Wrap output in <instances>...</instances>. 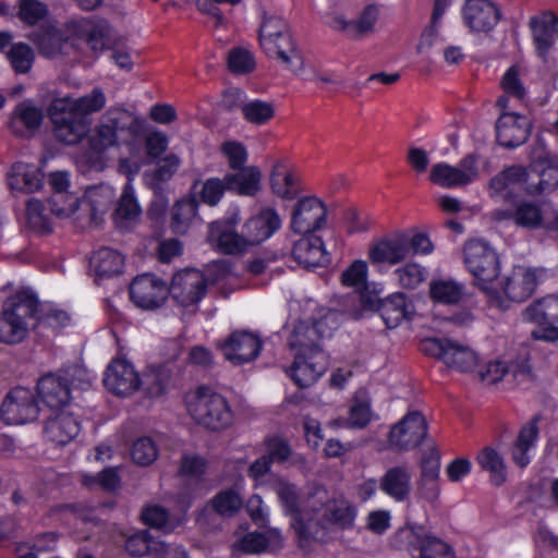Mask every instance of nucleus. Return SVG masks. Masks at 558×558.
Returning <instances> with one entry per match:
<instances>
[{"label":"nucleus","mask_w":558,"mask_h":558,"mask_svg":"<svg viewBox=\"0 0 558 558\" xmlns=\"http://www.w3.org/2000/svg\"><path fill=\"white\" fill-rule=\"evenodd\" d=\"M430 298L441 304L457 305L465 296V286L456 280L439 279L430 282Z\"/></svg>","instance_id":"nucleus-42"},{"label":"nucleus","mask_w":558,"mask_h":558,"mask_svg":"<svg viewBox=\"0 0 558 558\" xmlns=\"http://www.w3.org/2000/svg\"><path fill=\"white\" fill-rule=\"evenodd\" d=\"M533 39L538 54L544 57L558 36V16L553 12H545L541 17H533L530 22Z\"/></svg>","instance_id":"nucleus-35"},{"label":"nucleus","mask_w":558,"mask_h":558,"mask_svg":"<svg viewBox=\"0 0 558 558\" xmlns=\"http://www.w3.org/2000/svg\"><path fill=\"white\" fill-rule=\"evenodd\" d=\"M537 284L535 270L523 266L513 268L502 286V290L507 298L513 302H524L534 292Z\"/></svg>","instance_id":"nucleus-31"},{"label":"nucleus","mask_w":558,"mask_h":558,"mask_svg":"<svg viewBox=\"0 0 558 558\" xmlns=\"http://www.w3.org/2000/svg\"><path fill=\"white\" fill-rule=\"evenodd\" d=\"M326 215V207L318 198L303 197L293 207L291 230L300 234L313 233L324 225Z\"/></svg>","instance_id":"nucleus-17"},{"label":"nucleus","mask_w":558,"mask_h":558,"mask_svg":"<svg viewBox=\"0 0 558 558\" xmlns=\"http://www.w3.org/2000/svg\"><path fill=\"white\" fill-rule=\"evenodd\" d=\"M420 350L461 373L472 372L478 364V356L472 348L446 337L423 339Z\"/></svg>","instance_id":"nucleus-6"},{"label":"nucleus","mask_w":558,"mask_h":558,"mask_svg":"<svg viewBox=\"0 0 558 558\" xmlns=\"http://www.w3.org/2000/svg\"><path fill=\"white\" fill-rule=\"evenodd\" d=\"M169 294L181 306L189 307L199 303L207 292V280L204 274L194 268H186L175 272Z\"/></svg>","instance_id":"nucleus-12"},{"label":"nucleus","mask_w":558,"mask_h":558,"mask_svg":"<svg viewBox=\"0 0 558 558\" xmlns=\"http://www.w3.org/2000/svg\"><path fill=\"white\" fill-rule=\"evenodd\" d=\"M37 392L51 410L62 409L71 400V388L61 371L41 376L37 383Z\"/></svg>","instance_id":"nucleus-24"},{"label":"nucleus","mask_w":558,"mask_h":558,"mask_svg":"<svg viewBox=\"0 0 558 558\" xmlns=\"http://www.w3.org/2000/svg\"><path fill=\"white\" fill-rule=\"evenodd\" d=\"M104 385L112 393L126 397L140 388L141 380L129 361L114 359L107 366Z\"/></svg>","instance_id":"nucleus-18"},{"label":"nucleus","mask_w":558,"mask_h":558,"mask_svg":"<svg viewBox=\"0 0 558 558\" xmlns=\"http://www.w3.org/2000/svg\"><path fill=\"white\" fill-rule=\"evenodd\" d=\"M320 340H323L312 324L307 322H299L293 328L289 337L288 344L295 353L303 355L324 357Z\"/></svg>","instance_id":"nucleus-33"},{"label":"nucleus","mask_w":558,"mask_h":558,"mask_svg":"<svg viewBox=\"0 0 558 558\" xmlns=\"http://www.w3.org/2000/svg\"><path fill=\"white\" fill-rule=\"evenodd\" d=\"M340 324L341 313L330 308L319 311L318 317L314 318L312 323L322 339L331 337L333 331L339 328Z\"/></svg>","instance_id":"nucleus-56"},{"label":"nucleus","mask_w":558,"mask_h":558,"mask_svg":"<svg viewBox=\"0 0 558 558\" xmlns=\"http://www.w3.org/2000/svg\"><path fill=\"white\" fill-rule=\"evenodd\" d=\"M53 133L58 141L66 145L77 144L88 131V122L66 107V102L53 99L48 108Z\"/></svg>","instance_id":"nucleus-10"},{"label":"nucleus","mask_w":558,"mask_h":558,"mask_svg":"<svg viewBox=\"0 0 558 558\" xmlns=\"http://www.w3.org/2000/svg\"><path fill=\"white\" fill-rule=\"evenodd\" d=\"M532 173L522 166H511L496 174L490 180L493 195L502 199H511L522 194H529Z\"/></svg>","instance_id":"nucleus-16"},{"label":"nucleus","mask_w":558,"mask_h":558,"mask_svg":"<svg viewBox=\"0 0 558 558\" xmlns=\"http://www.w3.org/2000/svg\"><path fill=\"white\" fill-rule=\"evenodd\" d=\"M270 486L289 519L301 509L303 496L300 495L298 485L283 477H277Z\"/></svg>","instance_id":"nucleus-40"},{"label":"nucleus","mask_w":558,"mask_h":558,"mask_svg":"<svg viewBox=\"0 0 558 558\" xmlns=\"http://www.w3.org/2000/svg\"><path fill=\"white\" fill-rule=\"evenodd\" d=\"M296 178L289 172L287 166L282 162L275 165L271 177L270 185L272 192L282 198H292L296 193Z\"/></svg>","instance_id":"nucleus-48"},{"label":"nucleus","mask_w":558,"mask_h":558,"mask_svg":"<svg viewBox=\"0 0 558 558\" xmlns=\"http://www.w3.org/2000/svg\"><path fill=\"white\" fill-rule=\"evenodd\" d=\"M38 415L39 407L34 392L24 387L11 389L0 407V417L8 425L31 423Z\"/></svg>","instance_id":"nucleus-9"},{"label":"nucleus","mask_w":558,"mask_h":558,"mask_svg":"<svg viewBox=\"0 0 558 558\" xmlns=\"http://www.w3.org/2000/svg\"><path fill=\"white\" fill-rule=\"evenodd\" d=\"M209 239L225 254H240L251 245L246 234H239L231 221L211 223Z\"/></svg>","instance_id":"nucleus-30"},{"label":"nucleus","mask_w":558,"mask_h":558,"mask_svg":"<svg viewBox=\"0 0 558 558\" xmlns=\"http://www.w3.org/2000/svg\"><path fill=\"white\" fill-rule=\"evenodd\" d=\"M478 175L477 158L469 154L457 166L438 162L430 169L429 180L445 189H456L469 185Z\"/></svg>","instance_id":"nucleus-11"},{"label":"nucleus","mask_w":558,"mask_h":558,"mask_svg":"<svg viewBox=\"0 0 558 558\" xmlns=\"http://www.w3.org/2000/svg\"><path fill=\"white\" fill-rule=\"evenodd\" d=\"M262 341L250 331H233L223 341L217 342V348L225 359L233 365H242L254 361L260 352Z\"/></svg>","instance_id":"nucleus-14"},{"label":"nucleus","mask_w":558,"mask_h":558,"mask_svg":"<svg viewBox=\"0 0 558 558\" xmlns=\"http://www.w3.org/2000/svg\"><path fill=\"white\" fill-rule=\"evenodd\" d=\"M90 263L99 278H109L122 272L124 259L119 252L102 247L93 255Z\"/></svg>","instance_id":"nucleus-44"},{"label":"nucleus","mask_w":558,"mask_h":558,"mask_svg":"<svg viewBox=\"0 0 558 558\" xmlns=\"http://www.w3.org/2000/svg\"><path fill=\"white\" fill-rule=\"evenodd\" d=\"M313 359L318 357L303 355V353H295L294 355L289 375L301 388L311 386L324 374L325 366L323 364L320 365L318 361L312 362Z\"/></svg>","instance_id":"nucleus-37"},{"label":"nucleus","mask_w":558,"mask_h":558,"mask_svg":"<svg viewBox=\"0 0 558 558\" xmlns=\"http://www.w3.org/2000/svg\"><path fill=\"white\" fill-rule=\"evenodd\" d=\"M44 110L31 99L17 104L11 113L9 128L19 137L28 138L40 128L44 120Z\"/></svg>","instance_id":"nucleus-21"},{"label":"nucleus","mask_w":558,"mask_h":558,"mask_svg":"<svg viewBox=\"0 0 558 558\" xmlns=\"http://www.w3.org/2000/svg\"><path fill=\"white\" fill-rule=\"evenodd\" d=\"M530 130L531 123L526 117L502 113L496 122V138L500 146L513 149L526 142Z\"/></svg>","instance_id":"nucleus-20"},{"label":"nucleus","mask_w":558,"mask_h":558,"mask_svg":"<svg viewBox=\"0 0 558 558\" xmlns=\"http://www.w3.org/2000/svg\"><path fill=\"white\" fill-rule=\"evenodd\" d=\"M48 14V8L38 0H19L17 16L28 25H34Z\"/></svg>","instance_id":"nucleus-59"},{"label":"nucleus","mask_w":558,"mask_h":558,"mask_svg":"<svg viewBox=\"0 0 558 558\" xmlns=\"http://www.w3.org/2000/svg\"><path fill=\"white\" fill-rule=\"evenodd\" d=\"M514 223L526 229L543 227L545 215L541 207L532 202L520 203L513 211Z\"/></svg>","instance_id":"nucleus-49"},{"label":"nucleus","mask_w":558,"mask_h":558,"mask_svg":"<svg viewBox=\"0 0 558 558\" xmlns=\"http://www.w3.org/2000/svg\"><path fill=\"white\" fill-rule=\"evenodd\" d=\"M410 255L409 238L399 235L383 239L369 248L368 257L373 264L396 265Z\"/></svg>","instance_id":"nucleus-29"},{"label":"nucleus","mask_w":558,"mask_h":558,"mask_svg":"<svg viewBox=\"0 0 558 558\" xmlns=\"http://www.w3.org/2000/svg\"><path fill=\"white\" fill-rule=\"evenodd\" d=\"M292 256L304 268L326 267L331 260L322 238L313 233L303 234L294 242Z\"/></svg>","instance_id":"nucleus-25"},{"label":"nucleus","mask_w":558,"mask_h":558,"mask_svg":"<svg viewBox=\"0 0 558 558\" xmlns=\"http://www.w3.org/2000/svg\"><path fill=\"white\" fill-rule=\"evenodd\" d=\"M399 284L405 289H415L424 280V269L417 264H407L395 270Z\"/></svg>","instance_id":"nucleus-63"},{"label":"nucleus","mask_w":558,"mask_h":558,"mask_svg":"<svg viewBox=\"0 0 558 558\" xmlns=\"http://www.w3.org/2000/svg\"><path fill=\"white\" fill-rule=\"evenodd\" d=\"M179 165L180 159L175 155H167L158 160L154 170L144 173L145 183L154 193L162 192L165 190L163 184L173 177Z\"/></svg>","instance_id":"nucleus-41"},{"label":"nucleus","mask_w":558,"mask_h":558,"mask_svg":"<svg viewBox=\"0 0 558 558\" xmlns=\"http://www.w3.org/2000/svg\"><path fill=\"white\" fill-rule=\"evenodd\" d=\"M242 498L233 489L218 493L211 499L213 509L220 515L231 517L242 507Z\"/></svg>","instance_id":"nucleus-55"},{"label":"nucleus","mask_w":558,"mask_h":558,"mask_svg":"<svg viewBox=\"0 0 558 558\" xmlns=\"http://www.w3.org/2000/svg\"><path fill=\"white\" fill-rule=\"evenodd\" d=\"M56 100L66 102L70 110L85 119L86 116L100 111L106 105V96L99 87H95L90 94L78 98L63 97L56 98Z\"/></svg>","instance_id":"nucleus-43"},{"label":"nucleus","mask_w":558,"mask_h":558,"mask_svg":"<svg viewBox=\"0 0 558 558\" xmlns=\"http://www.w3.org/2000/svg\"><path fill=\"white\" fill-rule=\"evenodd\" d=\"M52 411L45 422V435L48 440L57 445H66L78 435L81 423L77 417L63 408Z\"/></svg>","instance_id":"nucleus-26"},{"label":"nucleus","mask_w":558,"mask_h":558,"mask_svg":"<svg viewBox=\"0 0 558 558\" xmlns=\"http://www.w3.org/2000/svg\"><path fill=\"white\" fill-rule=\"evenodd\" d=\"M378 19V10L369 4L363 9L356 20H347L337 13H328L325 23L337 32L345 34L349 38L361 39L374 31Z\"/></svg>","instance_id":"nucleus-19"},{"label":"nucleus","mask_w":558,"mask_h":558,"mask_svg":"<svg viewBox=\"0 0 558 558\" xmlns=\"http://www.w3.org/2000/svg\"><path fill=\"white\" fill-rule=\"evenodd\" d=\"M414 311L412 303L407 302L405 294L395 293L386 298L378 306V312L388 328H396L409 318Z\"/></svg>","instance_id":"nucleus-36"},{"label":"nucleus","mask_w":558,"mask_h":558,"mask_svg":"<svg viewBox=\"0 0 558 558\" xmlns=\"http://www.w3.org/2000/svg\"><path fill=\"white\" fill-rule=\"evenodd\" d=\"M427 435V423L422 413L409 412L395 424L389 433L388 442L391 449L403 452L416 448Z\"/></svg>","instance_id":"nucleus-13"},{"label":"nucleus","mask_w":558,"mask_h":558,"mask_svg":"<svg viewBox=\"0 0 558 558\" xmlns=\"http://www.w3.org/2000/svg\"><path fill=\"white\" fill-rule=\"evenodd\" d=\"M281 227V219L274 208H264L243 226L251 245H257L272 236Z\"/></svg>","instance_id":"nucleus-28"},{"label":"nucleus","mask_w":558,"mask_h":558,"mask_svg":"<svg viewBox=\"0 0 558 558\" xmlns=\"http://www.w3.org/2000/svg\"><path fill=\"white\" fill-rule=\"evenodd\" d=\"M464 23L473 32H489L499 19V9L489 0H465L462 8Z\"/></svg>","instance_id":"nucleus-23"},{"label":"nucleus","mask_w":558,"mask_h":558,"mask_svg":"<svg viewBox=\"0 0 558 558\" xmlns=\"http://www.w3.org/2000/svg\"><path fill=\"white\" fill-rule=\"evenodd\" d=\"M258 41L268 57L279 59L287 69L296 74L303 70V58L291 36L288 23L281 16L262 12Z\"/></svg>","instance_id":"nucleus-3"},{"label":"nucleus","mask_w":558,"mask_h":558,"mask_svg":"<svg viewBox=\"0 0 558 558\" xmlns=\"http://www.w3.org/2000/svg\"><path fill=\"white\" fill-rule=\"evenodd\" d=\"M122 117L123 112L109 110L92 131L88 137L90 150L82 156V160L89 169L98 171L104 168L102 153L118 145V132L124 129L121 123Z\"/></svg>","instance_id":"nucleus-7"},{"label":"nucleus","mask_w":558,"mask_h":558,"mask_svg":"<svg viewBox=\"0 0 558 558\" xmlns=\"http://www.w3.org/2000/svg\"><path fill=\"white\" fill-rule=\"evenodd\" d=\"M33 43L41 56L53 59L58 56H69L75 49L74 39L64 37L56 28H47L36 32L32 36Z\"/></svg>","instance_id":"nucleus-32"},{"label":"nucleus","mask_w":558,"mask_h":558,"mask_svg":"<svg viewBox=\"0 0 558 558\" xmlns=\"http://www.w3.org/2000/svg\"><path fill=\"white\" fill-rule=\"evenodd\" d=\"M558 187V166L549 165L532 174L529 195L549 193Z\"/></svg>","instance_id":"nucleus-52"},{"label":"nucleus","mask_w":558,"mask_h":558,"mask_svg":"<svg viewBox=\"0 0 558 558\" xmlns=\"http://www.w3.org/2000/svg\"><path fill=\"white\" fill-rule=\"evenodd\" d=\"M131 457L138 465H149L158 457V449L150 437H141L134 441L131 449Z\"/></svg>","instance_id":"nucleus-57"},{"label":"nucleus","mask_w":558,"mask_h":558,"mask_svg":"<svg viewBox=\"0 0 558 558\" xmlns=\"http://www.w3.org/2000/svg\"><path fill=\"white\" fill-rule=\"evenodd\" d=\"M27 332L25 323L11 317V314L3 308L0 315V342L19 343L26 337Z\"/></svg>","instance_id":"nucleus-50"},{"label":"nucleus","mask_w":558,"mask_h":558,"mask_svg":"<svg viewBox=\"0 0 558 558\" xmlns=\"http://www.w3.org/2000/svg\"><path fill=\"white\" fill-rule=\"evenodd\" d=\"M379 489L397 502H404L412 492V468L408 463L389 466L379 478Z\"/></svg>","instance_id":"nucleus-22"},{"label":"nucleus","mask_w":558,"mask_h":558,"mask_svg":"<svg viewBox=\"0 0 558 558\" xmlns=\"http://www.w3.org/2000/svg\"><path fill=\"white\" fill-rule=\"evenodd\" d=\"M66 381L74 388L86 390L92 387L95 376L83 365H71L61 369Z\"/></svg>","instance_id":"nucleus-61"},{"label":"nucleus","mask_w":558,"mask_h":558,"mask_svg":"<svg viewBox=\"0 0 558 558\" xmlns=\"http://www.w3.org/2000/svg\"><path fill=\"white\" fill-rule=\"evenodd\" d=\"M197 203L194 199H181L175 203L171 211L172 231L177 234L186 232L190 223L196 218Z\"/></svg>","instance_id":"nucleus-47"},{"label":"nucleus","mask_w":558,"mask_h":558,"mask_svg":"<svg viewBox=\"0 0 558 558\" xmlns=\"http://www.w3.org/2000/svg\"><path fill=\"white\" fill-rule=\"evenodd\" d=\"M243 118L251 124L263 125L275 116V108L271 102L260 99L247 100L242 111Z\"/></svg>","instance_id":"nucleus-51"},{"label":"nucleus","mask_w":558,"mask_h":558,"mask_svg":"<svg viewBox=\"0 0 558 558\" xmlns=\"http://www.w3.org/2000/svg\"><path fill=\"white\" fill-rule=\"evenodd\" d=\"M226 191H228L226 175L222 179H207L201 191V199L209 206H216Z\"/></svg>","instance_id":"nucleus-60"},{"label":"nucleus","mask_w":558,"mask_h":558,"mask_svg":"<svg viewBox=\"0 0 558 558\" xmlns=\"http://www.w3.org/2000/svg\"><path fill=\"white\" fill-rule=\"evenodd\" d=\"M40 169L35 165L15 162L8 175V184L11 190L24 193H34L43 186Z\"/></svg>","instance_id":"nucleus-34"},{"label":"nucleus","mask_w":558,"mask_h":558,"mask_svg":"<svg viewBox=\"0 0 558 558\" xmlns=\"http://www.w3.org/2000/svg\"><path fill=\"white\" fill-rule=\"evenodd\" d=\"M83 484L89 488L99 487L105 490H114L120 484L117 468H106L96 475H84Z\"/></svg>","instance_id":"nucleus-58"},{"label":"nucleus","mask_w":558,"mask_h":558,"mask_svg":"<svg viewBox=\"0 0 558 558\" xmlns=\"http://www.w3.org/2000/svg\"><path fill=\"white\" fill-rule=\"evenodd\" d=\"M480 466L489 472L492 484L500 486L506 481V470L501 456L493 448L486 447L476 457Z\"/></svg>","instance_id":"nucleus-45"},{"label":"nucleus","mask_w":558,"mask_h":558,"mask_svg":"<svg viewBox=\"0 0 558 558\" xmlns=\"http://www.w3.org/2000/svg\"><path fill=\"white\" fill-rule=\"evenodd\" d=\"M355 517L354 506L332 498L324 486L314 485L303 496L302 507L289 519V524L298 546L305 549L327 542L332 526L351 529Z\"/></svg>","instance_id":"nucleus-1"},{"label":"nucleus","mask_w":558,"mask_h":558,"mask_svg":"<svg viewBox=\"0 0 558 558\" xmlns=\"http://www.w3.org/2000/svg\"><path fill=\"white\" fill-rule=\"evenodd\" d=\"M49 184L52 189L49 198L50 210L60 218H68L82 208L89 214L90 222L98 225L112 201L110 189H96L90 191L85 199L80 201L77 196L68 192L70 179L65 171L50 173Z\"/></svg>","instance_id":"nucleus-2"},{"label":"nucleus","mask_w":558,"mask_h":558,"mask_svg":"<svg viewBox=\"0 0 558 558\" xmlns=\"http://www.w3.org/2000/svg\"><path fill=\"white\" fill-rule=\"evenodd\" d=\"M11 66L17 74H26L31 71L35 53L33 49L23 43L13 44L8 52Z\"/></svg>","instance_id":"nucleus-53"},{"label":"nucleus","mask_w":558,"mask_h":558,"mask_svg":"<svg viewBox=\"0 0 558 558\" xmlns=\"http://www.w3.org/2000/svg\"><path fill=\"white\" fill-rule=\"evenodd\" d=\"M541 415H534L520 430L512 448V459L517 465L524 468L530 463L529 451L534 447L538 437V423Z\"/></svg>","instance_id":"nucleus-38"},{"label":"nucleus","mask_w":558,"mask_h":558,"mask_svg":"<svg viewBox=\"0 0 558 558\" xmlns=\"http://www.w3.org/2000/svg\"><path fill=\"white\" fill-rule=\"evenodd\" d=\"M140 214L141 208L135 199L133 187L128 183L114 210V222L118 227L124 228L128 221H133Z\"/></svg>","instance_id":"nucleus-46"},{"label":"nucleus","mask_w":558,"mask_h":558,"mask_svg":"<svg viewBox=\"0 0 558 558\" xmlns=\"http://www.w3.org/2000/svg\"><path fill=\"white\" fill-rule=\"evenodd\" d=\"M187 411L201 426L218 432L233 422V412L228 400L209 387L201 386L187 398Z\"/></svg>","instance_id":"nucleus-4"},{"label":"nucleus","mask_w":558,"mask_h":558,"mask_svg":"<svg viewBox=\"0 0 558 558\" xmlns=\"http://www.w3.org/2000/svg\"><path fill=\"white\" fill-rule=\"evenodd\" d=\"M169 289L167 283L151 274H143L133 279L130 284L131 300L137 307L155 310L167 300Z\"/></svg>","instance_id":"nucleus-15"},{"label":"nucleus","mask_w":558,"mask_h":558,"mask_svg":"<svg viewBox=\"0 0 558 558\" xmlns=\"http://www.w3.org/2000/svg\"><path fill=\"white\" fill-rule=\"evenodd\" d=\"M396 544L407 549L413 558H456L449 544L427 533L423 527H405L396 534Z\"/></svg>","instance_id":"nucleus-8"},{"label":"nucleus","mask_w":558,"mask_h":558,"mask_svg":"<svg viewBox=\"0 0 558 558\" xmlns=\"http://www.w3.org/2000/svg\"><path fill=\"white\" fill-rule=\"evenodd\" d=\"M44 204L36 198L28 199L26 204V216L32 228L41 232H50L51 227L48 218L44 214Z\"/></svg>","instance_id":"nucleus-62"},{"label":"nucleus","mask_w":558,"mask_h":558,"mask_svg":"<svg viewBox=\"0 0 558 558\" xmlns=\"http://www.w3.org/2000/svg\"><path fill=\"white\" fill-rule=\"evenodd\" d=\"M464 264L473 276L476 284L486 293L492 294L489 287L500 272L499 257L496 251L483 240H470L463 248Z\"/></svg>","instance_id":"nucleus-5"},{"label":"nucleus","mask_w":558,"mask_h":558,"mask_svg":"<svg viewBox=\"0 0 558 558\" xmlns=\"http://www.w3.org/2000/svg\"><path fill=\"white\" fill-rule=\"evenodd\" d=\"M226 177L228 191L239 195L254 196L260 189V172L255 167H245Z\"/></svg>","instance_id":"nucleus-39"},{"label":"nucleus","mask_w":558,"mask_h":558,"mask_svg":"<svg viewBox=\"0 0 558 558\" xmlns=\"http://www.w3.org/2000/svg\"><path fill=\"white\" fill-rule=\"evenodd\" d=\"M228 69L234 74H247L255 69L253 53L242 47H234L228 53Z\"/></svg>","instance_id":"nucleus-54"},{"label":"nucleus","mask_w":558,"mask_h":558,"mask_svg":"<svg viewBox=\"0 0 558 558\" xmlns=\"http://www.w3.org/2000/svg\"><path fill=\"white\" fill-rule=\"evenodd\" d=\"M3 308L11 314V317L25 323L27 330L38 325L41 308L37 295L29 289L17 291L7 300Z\"/></svg>","instance_id":"nucleus-27"},{"label":"nucleus","mask_w":558,"mask_h":558,"mask_svg":"<svg viewBox=\"0 0 558 558\" xmlns=\"http://www.w3.org/2000/svg\"><path fill=\"white\" fill-rule=\"evenodd\" d=\"M367 265L363 260H355L341 275V282L347 287H354L357 291L365 288Z\"/></svg>","instance_id":"nucleus-64"}]
</instances>
